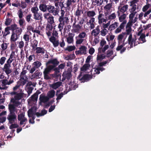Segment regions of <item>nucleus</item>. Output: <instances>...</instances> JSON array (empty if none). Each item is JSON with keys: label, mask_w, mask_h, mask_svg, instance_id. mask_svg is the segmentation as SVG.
<instances>
[{"label": "nucleus", "mask_w": 151, "mask_h": 151, "mask_svg": "<svg viewBox=\"0 0 151 151\" xmlns=\"http://www.w3.org/2000/svg\"><path fill=\"white\" fill-rule=\"evenodd\" d=\"M99 14L98 16V22L99 24H101L103 22H106V19H104L102 17L104 16V14L101 13V12H99Z\"/></svg>", "instance_id": "4468645a"}, {"label": "nucleus", "mask_w": 151, "mask_h": 151, "mask_svg": "<svg viewBox=\"0 0 151 151\" xmlns=\"http://www.w3.org/2000/svg\"><path fill=\"white\" fill-rule=\"evenodd\" d=\"M59 21L60 23L58 25V27L60 31H61L63 29L64 26L65 24H67L69 22L68 18L64 17V16H61L59 18Z\"/></svg>", "instance_id": "39448f33"}, {"label": "nucleus", "mask_w": 151, "mask_h": 151, "mask_svg": "<svg viewBox=\"0 0 151 151\" xmlns=\"http://www.w3.org/2000/svg\"><path fill=\"white\" fill-rule=\"evenodd\" d=\"M8 44L6 43L3 42L1 45V47L2 50H5L7 47Z\"/></svg>", "instance_id": "680f3d73"}, {"label": "nucleus", "mask_w": 151, "mask_h": 151, "mask_svg": "<svg viewBox=\"0 0 151 151\" xmlns=\"http://www.w3.org/2000/svg\"><path fill=\"white\" fill-rule=\"evenodd\" d=\"M87 48V47L84 46H81L80 47L79 49L82 54H86Z\"/></svg>", "instance_id": "7c9ffc66"}, {"label": "nucleus", "mask_w": 151, "mask_h": 151, "mask_svg": "<svg viewBox=\"0 0 151 151\" xmlns=\"http://www.w3.org/2000/svg\"><path fill=\"white\" fill-rule=\"evenodd\" d=\"M64 94L63 92H61L60 94H58L57 95H56L57 96L56 100H57V103L58 101V100L60 99L63 96Z\"/></svg>", "instance_id": "603ef678"}, {"label": "nucleus", "mask_w": 151, "mask_h": 151, "mask_svg": "<svg viewBox=\"0 0 151 151\" xmlns=\"http://www.w3.org/2000/svg\"><path fill=\"white\" fill-rule=\"evenodd\" d=\"M23 96V95L22 93H17L14 96V98L13 99L17 100H19L21 99Z\"/></svg>", "instance_id": "c756f323"}, {"label": "nucleus", "mask_w": 151, "mask_h": 151, "mask_svg": "<svg viewBox=\"0 0 151 151\" xmlns=\"http://www.w3.org/2000/svg\"><path fill=\"white\" fill-rule=\"evenodd\" d=\"M31 17L32 14H29L26 16L25 17V19L27 22L28 23L31 22V20H32V19H31Z\"/></svg>", "instance_id": "de8ad7c7"}, {"label": "nucleus", "mask_w": 151, "mask_h": 151, "mask_svg": "<svg viewBox=\"0 0 151 151\" xmlns=\"http://www.w3.org/2000/svg\"><path fill=\"white\" fill-rule=\"evenodd\" d=\"M103 0H95L94 2L97 6H101L103 2Z\"/></svg>", "instance_id": "4d7b16f0"}, {"label": "nucleus", "mask_w": 151, "mask_h": 151, "mask_svg": "<svg viewBox=\"0 0 151 151\" xmlns=\"http://www.w3.org/2000/svg\"><path fill=\"white\" fill-rule=\"evenodd\" d=\"M122 14V15L119 16V20L120 22H122L123 21V20H124L126 18L127 15V14L126 13H121Z\"/></svg>", "instance_id": "4c0bfd02"}, {"label": "nucleus", "mask_w": 151, "mask_h": 151, "mask_svg": "<svg viewBox=\"0 0 151 151\" xmlns=\"http://www.w3.org/2000/svg\"><path fill=\"white\" fill-rule=\"evenodd\" d=\"M111 61V60H107L104 61L99 63L98 64V66L102 67L103 66H105V65L107 64L108 63Z\"/></svg>", "instance_id": "c03bdc74"}, {"label": "nucleus", "mask_w": 151, "mask_h": 151, "mask_svg": "<svg viewBox=\"0 0 151 151\" xmlns=\"http://www.w3.org/2000/svg\"><path fill=\"white\" fill-rule=\"evenodd\" d=\"M12 124L9 126V128L10 129H12L14 128H17L19 127V126L17 124Z\"/></svg>", "instance_id": "69168bd1"}, {"label": "nucleus", "mask_w": 151, "mask_h": 151, "mask_svg": "<svg viewBox=\"0 0 151 151\" xmlns=\"http://www.w3.org/2000/svg\"><path fill=\"white\" fill-rule=\"evenodd\" d=\"M108 32L107 30L105 28H104V29L101 31V35L103 36H104Z\"/></svg>", "instance_id": "bf43d9fd"}, {"label": "nucleus", "mask_w": 151, "mask_h": 151, "mask_svg": "<svg viewBox=\"0 0 151 151\" xmlns=\"http://www.w3.org/2000/svg\"><path fill=\"white\" fill-rule=\"evenodd\" d=\"M76 49V47L74 46H68L65 49V50H68L69 52L72 51Z\"/></svg>", "instance_id": "37998d69"}, {"label": "nucleus", "mask_w": 151, "mask_h": 151, "mask_svg": "<svg viewBox=\"0 0 151 151\" xmlns=\"http://www.w3.org/2000/svg\"><path fill=\"white\" fill-rule=\"evenodd\" d=\"M23 38L26 41L25 44L27 45L30 39L29 35L27 34H25L23 36Z\"/></svg>", "instance_id": "72a5a7b5"}, {"label": "nucleus", "mask_w": 151, "mask_h": 151, "mask_svg": "<svg viewBox=\"0 0 151 151\" xmlns=\"http://www.w3.org/2000/svg\"><path fill=\"white\" fill-rule=\"evenodd\" d=\"M35 50V51L36 54H44L46 51L43 47H38L36 48V49Z\"/></svg>", "instance_id": "dca6fc26"}, {"label": "nucleus", "mask_w": 151, "mask_h": 151, "mask_svg": "<svg viewBox=\"0 0 151 151\" xmlns=\"http://www.w3.org/2000/svg\"><path fill=\"white\" fill-rule=\"evenodd\" d=\"M53 26L51 25L47 24L45 28V32L48 37H50L52 32Z\"/></svg>", "instance_id": "9b49d317"}, {"label": "nucleus", "mask_w": 151, "mask_h": 151, "mask_svg": "<svg viewBox=\"0 0 151 151\" xmlns=\"http://www.w3.org/2000/svg\"><path fill=\"white\" fill-rule=\"evenodd\" d=\"M25 21L23 18L19 19V23L20 28L22 29H24V24L25 23Z\"/></svg>", "instance_id": "f704fd0d"}, {"label": "nucleus", "mask_w": 151, "mask_h": 151, "mask_svg": "<svg viewBox=\"0 0 151 151\" xmlns=\"http://www.w3.org/2000/svg\"><path fill=\"white\" fill-rule=\"evenodd\" d=\"M73 28V29L71 30L72 32L79 33L81 29V26L79 24L75 25H74V24Z\"/></svg>", "instance_id": "f8f14e48"}, {"label": "nucleus", "mask_w": 151, "mask_h": 151, "mask_svg": "<svg viewBox=\"0 0 151 151\" xmlns=\"http://www.w3.org/2000/svg\"><path fill=\"white\" fill-rule=\"evenodd\" d=\"M93 76L89 74H85L82 76L81 74L80 73L77 77V79L81 83H84L88 81L92 78Z\"/></svg>", "instance_id": "0eeeda50"}, {"label": "nucleus", "mask_w": 151, "mask_h": 151, "mask_svg": "<svg viewBox=\"0 0 151 151\" xmlns=\"http://www.w3.org/2000/svg\"><path fill=\"white\" fill-rule=\"evenodd\" d=\"M112 8V3L111 2V3L107 4L104 7V9L106 10L107 11H109Z\"/></svg>", "instance_id": "ea45409f"}, {"label": "nucleus", "mask_w": 151, "mask_h": 151, "mask_svg": "<svg viewBox=\"0 0 151 151\" xmlns=\"http://www.w3.org/2000/svg\"><path fill=\"white\" fill-rule=\"evenodd\" d=\"M126 35V32H122V34L119 35L117 37V39L118 40V43H122V40L124 39V36Z\"/></svg>", "instance_id": "4be33fe9"}, {"label": "nucleus", "mask_w": 151, "mask_h": 151, "mask_svg": "<svg viewBox=\"0 0 151 151\" xmlns=\"http://www.w3.org/2000/svg\"><path fill=\"white\" fill-rule=\"evenodd\" d=\"M34 88L33 87H29L27 88V93L28 96H29L30 94L32 93Z\"/></svg>", "instance_id": "774afa93"}, {"label": "nucleus", "mask_w": 151, "mask_h": 151, "mask_svg": "<svg viewBox=\"0 0 151 151\" xmlns=\"http://www.w3.org/2000/svg\"><path fill=\"white\" fill-rule=\"evenodd\" d=\"M33 65L36 69L38 68L42 65L41 63L39 61L34 62L32 64Z\"/></svg>", "instance_id": "2f4dec72"}, {"label": "nucleus", "mask_w": 151, "mask_h": 151, "mask_svg": "<svg viewBox=\"0 0 151 151\" xmlns=\"http://www.w3.org/2000/svg\"><path fill=\"white\" fill-rule=\"evenodd\" d=\"M40 9L43 12L48 11L54 16L58 14L59 11L55 8V6L51 4L46 5V4H42L39 6Z\"/></svg>", "instance_id": "f03ea898"}, {"label": "nucleus", "mask_w": 151, "mask_h": 151, "mask_svg": "<svg viewBox=\"0 0 151 151\" xmlns=\"http://www.w3.org/2000/svg\"><path fill=\"white\" fill-rule=\"evenodd\" d=\"M86 14L89 17H93L96 15L95 12L93 10L88 11L87 12Z\"/></svg>", "instance_id": "a878e982"}, {"label": "nucleus", "mask_w": 151, "mask_h": 151, "mask_svg": "<svg viewBox=\"0 0 151 151\" xmlns=\"http://www.w3.org/2000/svg\"><path fill=\"white\" fill-rule=\"evenodd\" d=\"M55 91L53 90H52L49 91L47 94L49 98H53L55 96Z\"/></svg>", "instance_id": "bb28decb"}, {"label": "nucleus", "mask_w": 151, "mask_h": 151, "mask_svg": "<svg viewBox=\"0 0 151 151\" xmlns=\"http://www.w3.org/2000/svg\"><path fill=\"white\" fill-rule=\"evenodd\" d=\"M118 23L116 22H115L110 25L108 28V30H110V31L114 30L118 27Z\"/></svg>", "instance_id": "b1692460"}, {"label": "nucleus", "mask_w": 151, "mask_h": 151, "mask_svg": "<svg viewBox=\"0 0 151 151\" xmlns=\"http://www.w3.org/2000/svg\"><path fill=\"white\" fill-rule=\"evenodd\" d=\"M15 30H13L12 32L10 40L12 42H14L18 38L19 36L22 32V29L20 27H17V25Z\"/></svg>", "instance_id": "7ed1b4c3"}, {"label": "nucleus", "mask_w": 151, "mask_h": 151, "mask_svg": "<svg viewBox=\"0 0 151 151\" xmlns=\"http://www.w3.org/2000/svg\"><path fill=\"white\" fill-rule=\"evenodd\" d=\"M76 43L77 44L80 45L84 41V39L80 38H76Z\"/></svg>", "instance_id": "09e8293b"}, {"label": "nucleus", "mask_w": 151, "mask_h": 151, "mask_svg": "<svg viewBox=\"0 0 151 151\" xmlns=\"http://www.w3.org/2000/svg\"><path fill=\"white\" fill-rule=\"evenodd\" d=\"M105 56H104L103 54H101L100 55H98L97 56V60L99 61H101L105 58Z\"/></svg>", "instance_id": "79ce46f5"}, {"label": "nucleus", "mask_w": 151, "mask_h": 151, "mask_svg": "<svg viewBox=\"0 0 151 151\" xmlns=\"http://www.w3.org/2000/svg\"><path fill=\"white\" fill-rule=\"evenodd\" d=\"M100 30L99 27L98 26L95 29H93L92 31V34L93 33V35L96 37L100 33Z\"/></svg>", "instance_id": "393cba45"}, {"label": "nucleus", "mask_w": 151, "mask_h": 151, "mask_svg": "<svg viewBox=\"0 0 151 151\" xmlns=\"http://www.w3.org/2000/svg\"><path fill=\"white\" fill-rule=\"evenodd\" d=\"M50 63L53 64L52 66H55V68L57 66L59 63V62L58 61L57 58H55L53 59H51L49 60L47 63L46 65H47Z\"/></svg>", "instance_id": "ddd939ff"}, {"label": "nucleus", "mask_w": 151, "mask_h": 151, "mask_svg": "<svg viewBox=\"0 0 151 151\" xmlns=\"http://www.w3.org/2000/svg\"><path fill=\"white\" fill-rule=\"evenodd\" d=\"M58 33L56 30H54L52 31V36L50 38H52V37L56 38V37H58Z\"/></svg>", "instance_id": "5fc2aeb1"}, {"label": "nucleus", "mask_w": 151, "mask_h": 151, "mask_svg": "<svg viewBox=\"0 0 151 151\" xmlns=\"http://www.w3.org/2000/svg\"><path fill=\"white\" fill-rule=\"evenodd\" d=\"M90 65L89 64H85L82 68H81V70L85 71L88 70L90 67Z\"/></svg>", "instance_id": "e433bc0d"}, {"label": "nucleus", "mask_w": 151, "mask_h": 151, "mask_svg": "<svg viewBox=\"0 0 151 151\" xmlns=\"http://www.w3.org/2000/svg\"><path fill=\"white\" fill-rule=\"evenodd\" d=\"M49 99V98L47 96H42V95H41L40 96L39 100H40V102H47V101H48Z\"/></svg>", "instance_id": "5701e85b"}, {"label": "nucleus", "mask_w": 151, "mask_h": 151, "mask_svg": "<svg viewBox=\"0 0 151 151\" xmlns=\"http://www.w3.org/2000/svg\"><path fill=\"white\" fill-rule=\"evenodd\" d=\"M127 21L126 20H124L121 23L119 27L122 29L124 28L125 25L126 24Z\"/></svg>", "instance_id": "0e129e2a"}, {"label": "nucleus", "mask_w": 151, "mask_h": 151, "mask_svg": "<svg viewBox=\"0 0 151 151\" xmlns=\"http://www.w3.org/2000/svg\"><path fill=\"white\" fill-rule=\"evenodd\" d=\"M15 52L12 51L9 55V58L7 60L6 63L4 64V66L2 68V70L4 71L7 75L8 77L9 76V74L12 72V70L10 69L11 65V63L14 60V58H16L15 57ZM15 60H16L15 59Z\"/></svg>", "instance_id": "f257e3e1"}, {"label": "nucleus", "mask_w": 151, "mask_h": 151, "mask_svg": "<svg viewBox=\"0 0 151 151\" xmlns=\"http://www.w3.org/2000/svg\"><path fill=\"white\" fill-rule=\"evenodd\" d=\"M127 27H128V28L126 30V36L125 37L126 38L127 37V35H129L130 34L132 30L131 27L129 26L128 23H127L126 27V28H127Z\"/></svg>", "instance_id": "c85d7f7f"}, {"label": "nucleus", "mask_w": 151, "mask_h": 151, "mask_svg": "<svg viewBox=\"0 0 151 151\" xmlns=\"http://www.w3.org/2000/svg\"><path fill=\"white\" fill-rule=\"evenodd\" d=\"M83 13V10L82 9V6L79 7L78 6V8L75 13V15L76 16H77L79 17L81 15V14Z\"/></svg>", "instance_id": "a211bd4d"}, {"label": "nucleus", "mask_w": 151, "mask_h": 151, "mask_svg": "<svg viewBox=\"0 0 151 151\" xmlns=\"http://www.w3.org/2000/svg\"><path fill=\"white\" fill-rule=\"evenodd\" d=\"M10 101L13 104H12L14 105V106L15 107H18L19 105L21 104L20 102L18 100L14 99L13 98L11 99Z\"/></svg>", "instance_id": "cd10ccee"}, {"label": "nucleus", "mask_w": 151, "mask_h": 151, "mask_svg": "<svg viewBox=\"0 0 151 151\" xmlns=\"http://www.w3.org/2000/svg\"><path fill=\"white\" fill-rule=\"evenodd\" d=\"M86 35V33L84 32H82L80 33L78 36L76 37V38H80L82 39L84 38L85 37Z\"/></svg>", "instance_id": "58836bf2"}, {"label": "nucleus", "mask_w": 151, "mask_h": 151, "mask_svg": "<svg viewBox=\"0 0 151 151\" xmlns=\"http://www.w3.org/2000/svg\"><path fill=\"white\" fill-rule=\"evenodd\" d=\"M52 15L51 14V13L48 12L44 14H43V17L45 19L47 20Z\"/></svg>", "instance_id": "3c124183"}, {"label": "nucleus", "mask_w": 151, "mask_h": 151, "mask_svg": "<svg viewBox=\"0 0 151 151\" xmlns=\"http://www.w3.org/2000/svg\"><path fill=\"white\" fill-rule=\"evenodd\" d=\"M42 75V73L41 72H40L38 71V70H37L35 71L34 74L32 76V78H40L41 76Z\"/></svg>", "instance_id": "6ab92c4d"}, {"label": "nucleus", "mask_w": 151, "mask_h": 151, "mask_svg": "<svg viewBox=\"0 0 151 151\" xmlns=\"http://www.w3.org/2000/svg\"><path fill=\"white\" fill-rule=\"evenodd\" d=\"M17 116L15 113H9L7 117L9 121V123L12 124L15 123L17 120Z\"/></svg>", "instance_id": "9d476101"}, {"label": "nucleus", "mask_w": 151, "mask_h": 151, "mask_svg": "<svg viewBox=\"0 0 151 151\" xmlns=\"http://www.w3.org/2000/svg\"><path fill=\"white\" fill-rule=\"evenodd\" d=\"M38 96L36 94H34L31 97V100L33 101H35L37 100Z\"/></svg>", "instance_id": "864d4df0"}, {"label": "nucleus", "mask_w": 151, "mask_h": 151, "mask_svg": "<svg viewBox=\"0 0 151 151\" xmlns=\"http://www.w3.org/2000/svg\"><path fill=\"white\" fill-rule=\"evenodd\" d=\"M62 83V82L58 81L50 84V87L53 89L55 90L60 87Z\"/></svg>", "instance_id": "2eb2a0df"}, {"label": "nucleus", "mask_w": 151, "mask_h": 151, "mask_svg": "<svg viewBox=\"0 0 151 151\" xmlns=\"http://www.w3.org/2000/svg\"><path fill=\"white\" fill-rule=\"evenodd\" d=\"M72 71V68H69L66 71H65L63 72L62 75L63 76L62 81H63L66 79L68 80L71 79L72 76V75L71 74Z\"/></svg>", "instance_id": "423d86ee"}, {"label": "nucleus", "mask_w": 151, "mask_h": 151, "mask_svg": "<svg viewBox=\"0 0 151 151\" xmlns=\"http://www.w3.org/2000/svg\"><path fill=\"white\" fill-rule=\"evenodd\" d=\"M21 86H22V83L20 81H18L17 82L16 85L13 88V90L14 91H15L17 89H18Z\"/></svg>", "instance_id": "a19ab883"}, {"label": "nucleus", "mask_w": 151, "mask_h": 151, "mask_svg": "<svg viewBox=\"0 0 151 151\" xmlns=\"http://www.w3.org/2000/svg\"><path fill=\"white\" fill-rule=\"evenodd\" d=\"M17 24H12L10 26H7L4 29V35H3V37L5 39L6 37L10 34V30H11L12 32L13 30H15V28H16Z\"/></svg>", "instance_id": "6e6552de"}, {"label": "nucleus", "mask_w": 151, "mask_h": 151, "mask_svg": "<svg viewBox=\"0 0 151 151\" xmlns=\"http://www.w3.org/2000/svg\"><path fill=\"white\" fill-rule=\"evenodd\" d=\"M17 14L19 19L23 18V12L21 9L19 10L17 13Z\"/></svg>", "instance_id": "13d9d810"}, {"label": "nucleus", "mask_w": 151, "mask_h": 151, "mask_svg": "<svg viewBox=\"0 0 151 151\" xmlns=\"http://www.w3.org/2000/svg\"><path fill=\"white\" fill-rule=\"evenodd\" d=\"M12 21V19L9 18H7L5 22V24L6 26H8L10 24L11 22Z\"/></svg>", "instance_id": "8fccbe9b"}, {"label": "nucleus", "mask_w": 151, "mask_h": 151, "mask_svg": "<svg viewBox=\"0 0 151 151\" xmlns=\"http://www.w3.org/2000/svg\"><path fill=\"white\" fill-rule=\"evenodd\" d=\"M52 38H49V41L52 42L54 47H58L59 45L58 40H56V38L52 37Z\"/></svg>", "instance_id": "f3484780"}, {"label": "nucleus", "mask_w": 151, "mask_h": 151, "mask_svg": "<svg viewBox=\"0 0 151 151\" xmlns=\"http://www.w3.org/2000/svg\"><path fill=\"white\" fill-rule=\"evenodd\" d=\"M25 118L24 117V114L22 113L19 114L18 115V120L19 121H20Z\"/></svg>", "instance_id": "338daca9"}, {"label": "nucleus", "mask_w": 151, "mask_h": 151, "mask_svg": "<svg viewBox=\"0 0 151 151\" xmlns=\"http://www.w3.org/2000/svg\"><path fill=\"white\" fill-rule=\"evenodd\" d=\"M14 105L12 104H9L8 105V109L9 111V113H15L14 112L16 111V108Z\"/></svg>", "instance_id": "412c9836"}, {"label": "nucleus", "mask_w": 151, "mask_h": 151, "mask_svg": "<svg viewBox=\"0 0 151 151\" xmlns=\"http://www.w3.org/2000/svg\"><path fill=\"white\" fill-rule=\"evenodd\" d=\"M47 20L48 22L50 24V25H52V24L54 23V17L52 15Z\"/></svg>", "instance_id": "49530a36"}, {"label": "nucleus", "mask_w": 151, "mask_h": 151, "mask_svg": "<svg viewBox=\"0 0 151 151\" xmlns=\"http://www.w3.org/2000/svg\"><path fill=\"white\" fill-rule=\"evenodd\" d=\"M38 43V42L36 40H35L32 41V43L31 45V46L34 50L36 49V48L37 47Z\"/></svg>", "instance_id": "c9c22d12"}, {"label": "nucleus", "mask_w": 151, "mask_h": 151, "mask_svg": "<svg viewBox=\"0 0 151 151\" xmlns=\"http://www.w3.org/2000/svg\"><path fill=\"white\" fill-rule=\"evenodd\" d=\"M6 60V58L5 57H2L0 59V64L1 65H3Z\"/></svg>", "instance_id": "6e6d98bb"}, {"label": "nucleus", "mask_w": 151, "mask_h": 151, "mask_svg": "<svg viewBox=\"0 0 151 151\" xmlns=\"http://www.w3.org/2000/svg\"><path fill=\"white\" fill-rule=\"evenodd\" d=\"M128 43H134V42L133 39L132 38V34H130L129 35L128 39Z\"/></svg>", "instance_id": "e2e57ef3"}, {"label": "nucleus", "mask_w": 151, "mask_h": 151, "mask_svg": "<svg viewBox=\"0 0 151 151\" xmlns=\"http://www.w3.org/2000/svg\"><path fill=\"white\" fill-rule=\"evenodd\" d=\"M55 68V66L52 65H49L45 68L43 71V74H49L51 71Z\"/></svg>", "instance_id": "aec40b11"}, {"label": "nucleus", "mask_w": 151, "mask_h": 151, "mask_svg": "<svg viewBox=\"0 0 151 151\" xmlns=\"http://www.w3.org/2000/svg\"><path fill=\"white\" fill-rule=\"evenodd\" d=\"M145 38V35L143 33H142L140 35L139 38L138 39V40H139L140 41H142V42H141V43H142L145 42L146 41Z\"/></svg>", "instance_id": "473e14b6"}, {"label": "nucleus", "mask_w": 151, "mask_h": 151, "mask_svg": "<svg viewBox=\"0 0 151 151\" xmlns=\"http://www.w3.org/2000/svg\"><path fill=\"white\" fill-rule=\"evenodd\" d=\"M31 11L33 13L34 19L36 20H42V14L41 13H38L39 9L37 7H33L31 9Z\"/></svg>", "instance_id": "20e7f679"}, {"label": "nucleus", "mask_w": 151, "mask_h": 151, "mask_svg": "<svg viewBox=\"0 0 151 151\" xmlns=\"http://www.w3.org/2000/svg\"><path fill=\"white\" fill-rule=\"evenodd\" d=\"M128 6L127 4L124 5L120 3L118 7V11L117 12L118 16H120L121 13H124L128 10Z\"/></svg>", "instance_id": "1a4fd4ad"}, {"label": "nucleus", "mask_w": 151, "mask_h": 151, "mask_svg": "<svg viewBox=\"0 0 151 151\" xmlns=\"http://www.w3.org/2000/svg\"><path fill=\"white\" fill-rule=\"evenodd\" d=\"M116 17V14L115 13H113L109 16L108 17V19L112 20L115 18Z\"/></svg>", "instance_id": "052dcab7"}, {"label": "nucleus", "mask_w": 151, "mask_h": 151, "mask_svg": "<svg viewBox=\"0 0 151 151\" xmlns=\"http://www.w3.org/2000/svg\"><path fill=\"white\" fill-rule=\"evenodd\" d=\"M28 115L29 117L32 116L34 114V111L32 108L29 109L27 112Z\"/></svg>", "instance_id": "a18cd8bd"}]
</instances>
